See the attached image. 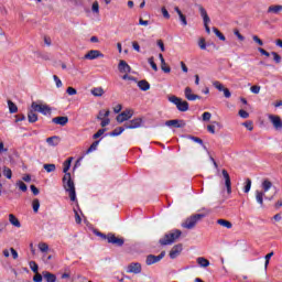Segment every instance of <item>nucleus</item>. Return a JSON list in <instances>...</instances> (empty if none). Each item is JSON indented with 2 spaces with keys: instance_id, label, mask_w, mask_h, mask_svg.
I'll return each mask as SVG.
<instances>
[{
  "instance_id": "obj_1",
  "label": "nucleus",
  "mask_w": 282,
  "mask_h": 282,
  "mask_svg": "<svg viewBox=\"0 0 282 282\" xmlns=\"http://www.w3.org/2000/svg\"><path fill=\"white\" fill-rule=\"evenodd\" d=\"M272 186L273 184L270 182V178H263L261 182L262 191H256V200L261 206V208H263V197L269 202H272V199H274V196H265V193H268L270 188H272Z\"/></svg>"
},
{
  "instance_id": "obj_2",
  "label": "nucleus",
  "mask_w": 282,
  "mask_h": 282,
  "mask_svg": "<svg viewBox=\"0 0 282 282\" xmlns=\"http://www.w3.org/2000/svg\"><path fill=\"white\" fill-rule=\"evenodd\" d=\"M63 187L68 193L70 202H76V185L72 181V174L66 173L63 177Z\"/></svg>"
},
{
  "instance_id": "obj_3",
  "label": "nucleus",
  "mask_w": 282,
  "mask_h": 282,
  "mask_svg": "<svg viewBox=\"0 0 282 282\" xmlns=\"http://www.w3.org/2000/svg\"><path fill=\"white\" fill-rule=\"evenodd\" d=\"M178 237H182V230L173 229L169 234H166L163 238L160 239L161 246H171L175 243Z\"/></svg>"
},
{
  "instance_id": "obj_4",
  "label": "nucleus",
  "mask_w": 282,
  "mask_h": 282,
  "mask_svg": "<svg viewBox=\"0 0 282 282\" xmlns=\"http://www.w3.org/2000/svg\"><path fill=\"white\" fill-rule=\"evenodd\" d=\"M206 217L205 214H195L189 216L182 223V228H186V230H193L197 226L198 221H202Z\"/></svg>"
},
{
  "instance_id": "obj_5",
  "label": "nucleus",
  "mask_w": 282,
  "mask_h": 282,
  "mask_svg": "<svg viewBox=\"0 0 282 282\" xmlns=\"http://www.w3.org/2000/svg\"><path fill=\"white\" fill-rule=\"evenodd\" d=\"M169 101L172 102V105H175L178 111H182V112L188 111V101L183 100L182 98L175 95L169 97Z\"/></svg>"
},
{
  "instance_id": "obj_6",
  "label": "nucleus",
  "mask_w": 282,
  "mask_h": 282,
  "mask_svg": "<svg viewBox=\"0 0 282 282\" xmlns=\"http://www.w3.org/2000/svg\"><path fill=\"white\" fill-rule=\"evenodd\" d=\"M31 108L33 111H37L43 116H50L52 113V108L45 104H37L36 101H33Z\"/></svg>"
},
{
  "instance_id": "obj_7",
  "label": "nucleus",
  "mask_w": 282,
  "mask_h": 282,
  "mask_svg": "<svg viewBox=\"0 0 282 282\" xmlns=\"http://www.w3.org/2000/svg\"><path fill=\"white\" fill-rule=\"evenodd\" d=\"M198 10L204 21L206 32L207 34H210V26H208V23H210V18L208 17V12H206V9H204L202 6H198Z\"/></svg>"
},
{
  "instance_id": "obj_8",
  "label": "nucleus",
  "mask_w": 282,
  "mask_h": 282,
  "mask_svg": "<svg viewBox=\"0 0 282 282\" xmlns=\"http://www.w3.org/2000/svg\"><path fill=\"white\" fill-rule=\"evenodd\" d=\"M165 254H166L165 251H162L159 256L149 254L145 260L147 265H153V263H158V262L162 261V259H164Z\"/></svg>"
},
{
  "instance_id": "obj_9",
  "label": "nucleus",
  "mask_w": 282,
  "mask_h": 282,
  "mask_svg": "<svg viewBox=\"0 0 282 282\" xmlns=\"http://www.w3.org/2000/svg\"><path fill=\"white\" fill-rule=\"evenodd\" d=\"M131 118H133V110L128 109L117 116V122L121 124V122H127V120H131Z\"/></svg>"
},
{
  "instance_id": "obj_10",
  "label": "nucleus",
  "mask_w": 282,
  "mask_h": 282,
  "mask_svg": "<svg viewBox=\"0 0 282 282\" xmlns=\"http://www.w3.org/2000/svg\"><path fill=\"white\" fill-rule=\"evenodd\" d=\"M128 274H140L142 272V264L140 262H131L127 268Z\"/></svg>"
},
{
  "instance_id": "obj_11",
  "label": "nucleus",
  "mask_w": 282,
  "mask_h": 282,
  "mask_svg": "<svg viewBox=\"0 0 282 282\" xmlns=\"http://www.w3.org/2000/svg\"><path fill=\"white\" fill-rule=\"evenodd\" d=\"M84 58L86 61H96V58H105V54L98 50H91L84 56Z\"/></svg>"
},
{
  "instance_id": "obj_12",
  "label": "nucleus",
  "mask_w": 282,
  "mask_h": 282,
  "mask_svg": "<svg viewBox=\"0 0 282 282\" xmlns=\"http://www.w3.org/2000/svg\"><path fill=\"white\" fill-rule=\"evenodd\" d=\"M269 120L273 124V128L275 129V131H281L282 130L281 117H279L276 115H270Z\"/></svg>"
},
{
  "instance_id": "obj_13",
  "label": "nucleus",
  "mask_w": 282,
  "mask_h": 282,
  "mask_svg": "<svg viewBox=\"0 0 282 282\" xmlns=\"http://www.w3.org/2000/svg\"><path fill=\"white\" fill-rule=\"evenodd\" d=\"M142 127V119L135 118L124 123V129H139Z\"/></svg>"
},
{
  "instance_id": "obj_14",
  "label": "nucleus",
  "mask_w": 282,
  "mask_h": 282,
  "mask_svg": "<svg viewBox=\"0 0 282 282\" xmlns=\"http://www.w3.org/2000/svg\"><path fill=\"white\" fill-rule=\"evenodd\" d=\"M108 243H112L113 246L122 247V246H124V239L118 238L113 234H108Z\"/></svg>"
},
{
  "instance_id": "obj_15",
  "label": "nucleus",
  "mask_w": 282,
  "mask_h": 282,
  "mask_svg": "<svg viewBox=\"0 0 282 282\" xmlns=\"http://www.w3.org/2000/svg\"><path fill=\"white\" fill-rule=\"evenodd\" d=\"M186 100L195 101V100H202V97L199 95L193 94V89L191 87H186L184 90Z\"/></svg>"
},
{
  "instance_id": "obj_16",
  "label": "nucleus",
  "mask_w": 282,
  "mask_h": 282,
  "mask_svg": "<svg viewBox=\"0 0 282 282\" xmlns=\"http://www.w3.org/2000/svg\"><path fill=\"white\" fill-rule=\"evenodd\" d=\"M166 127H175V129H184L186 127V122L184 120H167L165 122Z\"/></svg>"
},
{
  "instance_id": "obj_17",
  "label": "nucleus",
  "mask_w": 282,
  "mask_h": 282,
  "mask_svg": "<svg viewBox=\"0 0 282 282\" xmlns=\"http://www.w3.org/2000/svg\"><path fill=\"white\" fill-rule=\"evenodd\" d=\"M223 176L225 178V185L227 188V193H228V195H230V193H232V183L230 182V174H228V171L223 170Z\"/></svg>"
},
{
  "instance_id": "obj_18",
  "label": "nucleus",
  "mask_w": 282,
  "mask_h": 282,
  "mask_svg": "<svg viewBox=\"0 0 282 282\" xmlns=\"http://www.w3.org/2000/svg\"><path fill=\"white\" fill-rule=\"evenodd\" d=\"M182 250H183L182 245H175L170 251V258L177 259V257L182 254Z\"/></svg>"
},
{
  "instance_id": "obj_19",
  "label": "nucleus",
  "mask_w": 282,
  "mask_h": 282,
  "mask_svg": "<svg viewBox=\"0 0 282 282\" xmlns=\"http://www.w3.org/2000/svg\"><path fill=\"white\" fill-rule=\"evenodd\" d=\"M118 69L121 74H131V66H129V64L123 59L119 62Z\"/></svg>"
},
{
  "instance_id": "obj_20",
  "label": "nucleus",
  "mask_w": 282,
  "mask_h": 282,
  "mask_svg": "<svg viewBox=\"0 0 282 282\" xmlns=\"http://www.w3.org/2000/svg\"><path fill=\"white\" fill-rule=\"evenodd\" d=\"M54 124H59V127H65L69 122V118L67 117H55L52 119Z\"/></svg>"
},
{
  "instance_id": "obj_21",
  "label": "nucleus",
  "mask_w": 282,
  "mask_h": 282,
  "mask_svg": "<svg viewBox=\"0 0 282 282\" xmlns=\"http://www.w3.org/2000/svg\"><path fill=\"white\" fill-rule=\"evenodd\" d=\"M46 143L48 147H58L61 144V138L57 135H53L46 139Z\"/></svg>"
},
{
  "instance_id": "obj_22",
  "label": "nucleus",
  "mask_w": 282,
  "mask_h": 282,
  "mask_svg": "<svg viewBox=\"0 0 282 282\" xmlns=\"http://www.w3.org/2000/svg\"><path fill=\"white\" fill-rule=\"evenodd\" d=\"M42 276L46 282H56V274L48 271H43Z\"/></svg>"
},
{
  "instance_id": "obj_23",
  "label": "nucleus",
  "mask_w": 282,
  "mask_h": 282,
  "mask_svg": "<svg viewBox=\"0 0 282 282\" xmlns=\"http://www.w3.org/2000/svg\"><path fill=\"white\" fill-rule=\"evenodd\" d=\"M267 12L268 14H279V12H282V6L281 4L270 6Z\"/></svg>"
},
{
  "instance_id": "obj_24",
  "label": "nucleus",
  "mask_w": 282,
  "mask_h": 282,
  "mask_svg": "<svg viewBox=\"0 0 282 282\" xmlns=\"http://www.w3.org/2000/svg\"><path fill=\"white\" fill-rule=\"evenodd\" d=\"M174 10L178 14V18H180V21H181L182 25H184V26L188 25V21L186 20V15H184V13H182V10H180V7H175Z\"/></svg>"
},
{
  "instance_id": "obj_25",
  "label": "nucleus",
  "mask_w": 282,
  "mask_h": 282,
  "mask_svg": "<svg viewBox=\"0 0 282 282\" xmlns=\"http://www.w3.org/2000/svg\"><path fill=\"white\" fill-rule=\"evenodd\" d=\"M9 223L15 228H21V221H19V218H17V216H14L13 214L9 215Z\"/></svg>"
},
{
  "instance_id": "obj_26",
  "label": "nucleus",
  "mask_w": 282,
  "mask_h": 282,
  "mask_svg": "<svg viewBox=\"0 0 282 282\" xmlns=\"http://www.w3.org/2000/svg\"><path fill=\"white\" fill-rule=\"evenodd\" d=\"M138 87L141 89V91H149L151 89V84L149 82L142 79L138 82Z\"/></svg>"
},
{
  "instance_id": "obj_27",
  "label": "nucleus",
  "mask_w": 282,
  "mask_h": 282,
  "mask_svg": "<svg viewBox=\"0 0 282 282\" xmlns=\"http://www.w3.org/2000/svg\"><path fill=\"white\" fill-rule=\"evenodd\" d=\"M196 262L198 263V265L200 268H208V265H210V261H208V259H206L204 257L197 258Z\"/></svg>"
},
{
  "instance_id": "obj_28",
  "label": "nucleus",
  "mask_w": 282,
  "mask_h": 282,
  "mask_svg": "<svg viewBox=\"0 0 282 282\" xmlns=\"http://www.w3.org/2000/svg\"><path fill=\"white\" fill-rule=\"evenodd\" d=\"M217 224H218V226H223V228H227L228 230H230V228H232V223H230V220L218 219Z\"/></svg>"
},
{
  "instance_id": "obj_29",
  "label": "nucleus",
  "mask_w": 282,
  "mask_h": 282,
  "mask_svg": "<svg viewBox=\"0 0 282 282\" xmlns=\"http://www.w3.org/2000/svg\"><path fill=\"white\" fill-rule=\"evenodd\" d=\"M91 94H93V96L100 98V96L105 95V89H102V87L93 88Z\"/></svg>"
},
{
  "instance_id": "obj_30",
  "label": "nucleus",
  "mask_w": 282,
  "mask_h": 282,
  "mask_svg": "<svg viewBox=\"0 0 282 282\" xmlns=\"http://www.w3.org/2000/svg\"><path fill=\"white\" fill-rule=\"evenodd\" d=\"M8 107L10 113H17V111H19V107H17V104L12 102V100H8Z\"/></svg>"
},
{
  "instance_id": "obj_31",
  "label": "nucleus",
  "mask_w": 282,
  "mask_h": 282,
  "mask_svg": "<svg viewBox=\"0 0 282 282\" xmlns=\"http://www.w3.org/2000/svg\"><path fill=\"white\" fill-rule=\"evenodd\" d=\"M110 113L111 111L109 110H100L97 120H105L106 118H109Z\"/></svg>"
},
{
  "instance_id": "obj_32",
  "label": "nucleus",
  "mask_w": 282,
  "mask_h": 282,
  "mask_svg": "<svg viewBox=\"0 0 282 282\" xmlns=\"http://www.w3.org/2000/svg\"><path fill=\"white\" fill-rule=\"evenodd\" d=\"M124 129H127V128H124V126H123V127L116 128L112 132H110V135H111L112 138H116V137H118V135H121V133L124 131Z\"/></svg>"
},
{
  "instance_id": "obj_33",
  "label": "nucleus",
  "mask_w": 282,
  "mask_h": 282,
  "mask_svg": "<svg viewBox=\"0 0 282 282\" xmlns=\"http://www.w3.org/2000/svg\"><path fill=\"white\" fill-rule=\"evenodd\" d=\"M64 169H63V173H65V175H67V171H69V169L72 167V158L67 159L64 164H63Z\"/></svg>"
},
{
  "instance_id": "obj_34",
  "label": "nucleus",
  "mask_w": 282,
  "mask_h": 282,
  "mask_svg": "<svg viewBox=\"0 0 282 282\" xmlns=\"http://www.w3.org/2000/svg\"><path fill=\"white\" fill-rule=\"evenodd\" d=\"M29 122H36L39 116L34 113V110L29 111L28 113Z\"/></svg>"
},
{
  "instance_id": "obj_35",
  "label": "nucleus",
  "mask_w": 282,
  "mask_h": 282,
  "mask_svg": "<svg viewBox=\"0 0 282 282\" xmlns=\"http://www.w3.org/2000/svg\"><path fill=\"white\" fill-rule=\"evenodd\" d=\"M43 169L46 171V173H54L56 171L55 164H44Z\"/></svg>"
},
{
  "instance_id": "obj_36",
  "label": "nucleus",
  "mask_w": 282,
  "mask_h": 282,
  "mask_svg": "<svg viewBox=\"0 0 282 282\" xmlns=\"http://www.w3.org/2000/svg\"><path fill=\"white\" fill-rule=\"evenodd\" d=\"M3 175L7 180H12V170L8 166L3 167Z\"/></svg>"
},
{
  "instance_id": "obj_37",
  "label": "nucleus",
  "mask_w": 282,
  "mask_h": 282,
  "mask_svg": "<svg viewBox=\"0 0 282 282\" xmlns=\"http://www.w3.org/2000/svg\"><path fill=\"white\" fill-rule=\"evenodd\" d=\"M91 11L94 12V14H100V4L98 3V1L93 2Z\"/></svg>"
},
{
  "instance_id": "obj_38",
  "label": "nucleus",
  "mask_w": 282,
  "mask_h": 282,
  "mask_svg": "<svg viewBox=\"0 0 282 282\" xmlns=\"http://www.w3.org/2000/svg\"><path fill=\"white\" fill-rule=\"evenodd\" d=\"M32 206L33 213H39V208H41V202H39V198L33 199Z\"/></svg>"
},
{
  "instance_id": "obj_39",
  "label": "nucleus",
  "mask_w": 282,
  "mask_h": 282,
  "mask_svg": "<svg viewBox=\"0 0 282 282\" xmlns=\"http://www.w3.org/2000/svg\"><path fill=\"white\" fill-rule=\"evenodd\" d=\"M251 188H252V181L250 178H247L246 185L243 187V193H250Z\"/></svg>"
},
{
  "instance_id": "obj_40",
  "label": "nucleus",
  "mask_w": 282,
  "mask_h": 282,
  "mask_svg": "<svg viewBox=\"0 0 282 282\" xmlns=\"http://www.w3.org/2000/svg\"><path fill=\"white\" fill-rule=\"evenodd\" d=\"M98 144H100V141L93 142L91 145L86 151V153H93V151H96V149H98Z\"/></svg>"
},
{
  "instance_id": "obj_41",
  "label": "nucleus",
  "mask_w": 282,
  "mask_h": 282,
  "mask_svg": "<svg viewBox=\"0 0 282 282\" xmlns=\"http://www.w3.org/2000/svg\"><path fill=\"white\" fill-rule=\"evenodd\" d=\"M37 248L40 252H47V250H50V246H47V243L45 242H40Z\"/></svg>"
},
{
  "instance_id": "obj_42",
  "label": "nucleus",
  "mask_w": 282,
  "mask_h": 282,
  "mask_svg": "<svg viewBox=\"0 0 282 282\" xmlns=\"http://www.w3.org/2000/svg\"><path fill=\"white\" fill-rule=\"evenodd\" d=\"M213 32L220 41H226V36L217 28H213Z\"/></svg>"
},
{
  "instance_id": "obj_43",
  "label": "nucleus",
  "mask_w": 282,
  "mask_h": 282,
  "mask_svg": "<svg viewBox=\"0 0 282 282\" xmlns=\"http://www.w3.org/2000/svg\"><path fill=\"white\" fill-rule=\"evenodd\" d=\"M242 127H246V129H247L248 131H253V129H254V123L249 120V121L243 122V123H242Z\"/></svg>"
},
{
  "instance_id": "obj_44",
  "label": "nucleus",
  "mask_w": 282,
  "mask_h": 282,
  "mask_svg": "<svg viewBox=\"0 0 282 282\" xmlns=\"http://www.w3.org/2000/svg\"><path fill=\"white\" fill-rule=\"evenodd\" d=\"M106 131H107L106 128L99 129V130L93 135L94 140H98V138L105 135V132H106Z\"/></svg>"
},
{
  "instance_id": "obj_45",
  "label": "nucleus",
  "mask_w": 282,
  "mask_h": 282,
  "mask_svg": "<svg viewBox=\"0 0 282 282\" xmlns=\"http://www.w3.org/2000/svg\"><path fill=\"white\" fill-rule=\"evenodd\" d=\"M17 186L20 188V191H22V193H25L28 191V185H25V183H23L22 181H18Z\"/></svg>"
},
{
  "instance_id": "obj_46",
  "label": "nucleus",
  "mask_w": 282,
  "mask_h": 282,
  "mask_svg": "<svg viewBox=\"0 0 282 282\" xmlns=\"http://www.w3.org/2000/svg\"><path fill=\"white\" fill-rule=\"evenodd\" d=\"M29 265H30L32 272H34V274L39 272V264H36L34 261H30Z\"/></svg>"
},
{
  "instance_id": "obj_47",
  "label": "nucleus",
  "mask_w": 282,
  "mask_h": 282,
  "mask_svg": "<svg viewBox=\"0 0 282 282\" xmlns=\"http://www.w3.org/2000/svg\"><path fill=\"white\" fill-rule=\"evenodd\" d=\"M148 63L151 65V67H152V69H153L154 72H158V64H155L154 57H150V58L148 59Z\"/></svg>"
},
{
  "instance_id": "obj_48",
  "label": "nucleus",
  "mask_w": 282,
  "mask_h": 282,
  "mask_svg": "<svg viewBox=\"0 0 282 282\" xmlns=\"http://www.w3.org/2000/svg\"><path fill=\"white\" fill-rule=\"evenodd\" d=\"M53 80L55 82L57 89H61V87H63V82L61 80V78H58V76L54 75Z\"/></svg>"
},
{
  "instance_id": "obj_49",
  "label": "nucleus",
  "mask_w": 282,
  "mask_h": 282,
  "mask_svg": "<svg viewBox=\"0 0 282 282\" xmlns=\"http://www.w3.org/2000/svg\"><path fill=\"white\" fill-rule=\"evenodd\" d=\"M213 86H214L216 89H218V91H223V90L226 89V87H224V85L220 84V83L217 82V80L213 83Z\"/></svg>"
},
{
  "instance_id": "obj_50",
  "label": "nucleus",
  "mask_w": 282,
  "mask_h": 282,
  "mask_svg": "<svg viewBox=\"0 0 282 282\" xmlns=\"http://www.w3.org/2000/svg\"><path fill=\"white\" fill-rule=\"evenodd\" d=\"M66 94H68V96H76V94H78V90H76V88L74 87H68L66 89Z\"/></svg>"
},
{
  "instance_id": "obj_51",
  "label": "nucleus",
  "mask_w": 282,
  "mask_h": 282,
  "mask_svg": "<svg viewBox=\"0 0 282 282\" xmlns=\"http://www.w3.org/2000/svg\"><path fill=\"white\" fill-rule=\"evenodd\" d=\"M238 116H240V118H243V119L250 118V113H248V111L242 110V109L239 110Z\"/></svg>"
},
{
  "instance_id": "obj_52",
  "label": "nucleus",
  "mask_w": 282,
  "mask_h": 282,
  "mask_svg": "<svg viewBox=\"0 0 282 282\" xmlns=\"http://www.w3.org/2000/svg\"><path fill=\"white\" fill-rule=\"evenodd\" d=\"M74 213L76 224H83V218H80V214H78V210L74 209Z\"/></svg>"
},
{
  "instance_id": "obj_53",
  "label": "nucleus",
  "mask_w": 282,
  "mask_h": 282,
  "mask_svg": "<svg viewBox=\"0 0 282 282\" xmlns=\"http://www.w3.org/2000/svg\"><path fill=\"white\" fill-rule=\"evenodd\" d=\"M250 91H251L252 94H259V93L261 91V86H257V85L251 86V87H250Z\"/></svg>"
},
{
  "instance_id": "obj_54",
  "label": "nucleus",
  "mask_w": 282,
  "mask_h": 282,
  "mask_svg": "<svg viewBox=\"0 0 282 282\" xmlns=\"http://www.w3.org/2000/svg\"><path fill=\"white\" fill-rule=\"evenodd\" d=\"M161 12H162L164 19H171V14L169 13V10H166L165 7L161 8Z\"/></svg>"
},
{
  "instance_id": "obj_55",
  "label": "nucleus",
  "mask_w": 282,
  "mask_h": 282,
  "mask_svg": "<svg viewBox=\"0 0 282 282\" xmlns=\"http://www.w3.org/2000/svg\"><path fill=\"white\" fill-rule=\"evenodd\" d=\"M271 54H272L273 61L275 63H278V64L281 63V55H279L276 52H272Z\"/></svg>"
},
{
  "instance_id": "obj_56",
  "label": "nucleus",
  "mask_w": 282,
  "mask_h": 282,
  "mask_svg": "<svg viewBox=\"0 0 282 282\" xmlns=\"http://www.w3.org/2000/svg\"><path fill=\"white\" fill-rule=\"evenodd\" d=\"M198 47H200V50H206V40L204 37L198 41Z\"/></svg>"
},
{
  "instance_id": "obj_57",
  "label": "nucleus",
  "mask_w": 282,
  "mask_h": 282,
  "mask_svg": "<svg viewBox=\"0 0 282 282\" xmlns=\"http://www.w3.org/2000/svg\"><path fill=\"white\" fill-rule=\"evenodd\" d=\"M33 281L34 282H43V275H41V273H35V275L33 276Z\"/></svg>"
},
{
  "instance_id": "obj_58",
  "label": "nucleus",
  "mask_w": 282,
  "mask_h": 282,
  "mask_svg": "<svg viewBox=\"0 0 282 282\" xmlns=\"http://www.w3.org/2000/svg\"><path fill=\"white\" fill-rule=\"evenodd\" d=\"M210 118H213V115L210 112H204L203 113L204 122H208V120H210Z\"/></svg>"
},
{
  "instance_id": "obj_59",
  "label": "nucleus",
  "mask_w": 282,
  "mask_h": 282,
  "mask_svg": "<svg viewBox=\"0 0 282 282\" xmlns=\"http://www.w3.org/2000/svg\"><path fill=\"white\" fill-rule=\"evenodd\" d=\"M156 45L160 47L161 52H166L164 47V42L162 40H158Z\"/></svg>"
},
{
  "instance_id": "obj_60",
  "label": "nucleus",
  "mask_w": 282,
  "mask_h": 282,
  "mask_svg": "<svg viewBox=\"0 0 282 282\" xmlns=\"http://www.w3.org/2000/svg\"><path fill=\"white\" fill-rule=\"evenodd\" d=\"M235 36H237V39H239L240 41H246V37L243 35H241V33L239 32V30H235L234 31Z\"/></svg>"
},
{
  "instance_id": "obj_61",
  "label": "nucleus",
  "mask_w": 282,
  "mask_h": 282,
  "mask_svg": "<svg viewBox=\"0 0 282 282\" xmlns=\"http://www.w3.org/2000/svg\"><path fill=\"white\" fill-rule=\"evenodd\" d=\"M161 69H162V72H164V74H171V66H169L166 64L161 66Z\"/></svg>"
},
{
  "instance_id": "obj_62",
  "label": "nucleus",
  "mask_w": 282,
  "mask_h": 282,
  "mask_svg": "<svg viewBox=\"0 0 282 282\" xmlns=\"http://www.w3.org/2000/svg\"><path fill=\"white\" fill-rule=\"evenodd\" d=\"M252 40L254 41V43H258L260 46H263V41L257 35H253Z\"/></svg>"
},
{
  "instance_id": "obj_63",
  "label": "nucleus",
  "mask_w": 282,
  "mask_h": 282,
  "mask_svg": "<svg viewBox=\"0 0 282 282\" xmlns=\"http://www.w3.org/2000/svg\"><path fill=\"white\" fill-rule=\"evenodd\" d=\"M111 120L109 118L106 119H101V127H107L108 124H110Z\"/></svg>"
},
{
  "instance_id": "obj_64",
  "label": "nucleus",
  "mask_w": 282,
  "mask_h": 282,
  "mask_svg": "<svg viewBox=\"0 0 282 282\" xmlns=\"http://www.w3.org/2000/svg\"><path fill=\"white\" fill-rule=\"evenodd\" d=\"M132 47L135 52H140V44L137 41L132 42Z\"/></svg>"
}]
</instances>
